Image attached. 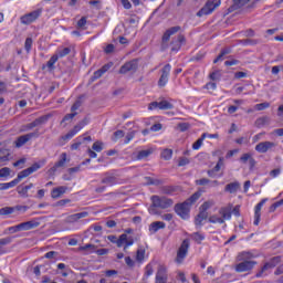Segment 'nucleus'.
<instances>
[{"mask_svg":"<svg viewBox=\"0 0 283 283\" xmlns=\"http://www.w3.org/2000/svg\"><path fill=\"white\" fill-rule=\"evenodd\" d=\"M253 258H255V255L251 252L244 251L239 253L237 256L239 263L234 266L235 272L247 273V271H253L258 264V261H253Z\"/></svg>","mask_w":283,"mask_h":283,"instance_id":"f257e3e1","label":"nucleus"},{"mask_svg":"<svg viewBox=\"0 0 283 283\" xmlns=\"http://www.w3.org/2000/svg\"><path fill=\"white\" fill-rule=\"evenodd\" d=\"M200 196H202V192L197 191V192L192 193L182 203H177L175 206V213H177V216H179L184 220H187V218H189V211H191V205L196 203L197 200H200Z\"/></svg>","mask_w":283,"mask_h":283,"instance_id":"f03ea898","label":"nucleus"},{"mask_svg":"<svg viewBox=\"0 0 283 283\" xmlns=\"http://www.w3.org/2000/svg\"><path fill=\"white\" fill-rule=\"evenodd\" d=\"M151 205L148 208V211L151 216H159L160 212L158 209H169V207H174V199H169L165 196L154 195L150 198Z\"/></svg>","mask_w":283,"mask_h":283,"instance_id":"7ed1b4c3","label":"nucleus"},{"mask_svg":"<svg viewBox=\"0 0 283 283\" xmlns=\"http://www.w3.org/2000/svg\"><path fill=\"white\" fill-rule=\"evenodd\" d=\"M107 240L113 244H117L118 249L124 245V251H127L129 247L134 245V237H127L126 233L120 234L118 239L116 235H108Z\"/></svg>","mask_w":283,"mask_h":283,"instance_id":"20e7f679","label":"nucleus"},{"mask_svg":"<svg viewBox=\"0 0 283 283\" xmlns=\"http://www.w3.org/2000/svg\"><path fill=\"white\" fill-rule=\"evenodd\" d=\"M282 262V256H273L268 261L259 272H256L255 277H266L269 275L266 271H271V269H275Z\"/></svg>","mask_w":283,"mask_h":283,"instance_id":"39448f33","label":"nucleus"},{"mask_svg":"<svg viewBox=\"0 0 283 283\" xmlns=\"http://www.w3.org/2000/svg\"><path fill=\"white\" fill-rule=\"evenodd\" d=\"M221 0H208L206 4L197 12V17H208L212 14L216 8H220Z\"/></svg>","mask_w":283,"mask_h":283,"instance_id":"423d86ee","label":"nucleus"},{"mask_svg":"<svg viewBox=\"0 0 283 283\" xmlns=\"http://www.w3.org/2000/svg\"><path fill=\"white\" fill-rule=\"evenodd\" d=\"M86 125H90L88 117H84L83 120H81L77 125H75L73 129H71L66 135L62 136L61 140H64V142L72 140V138H74V136H76L78 132H81V129H83V127H85Z\"/></svg>","mask_w":283,"mask_h":283,"instance_id":"0eeeda50","label":"nucleus"},{"mask_svg":"<svg viewBox=\"0 0 283 283\" xmlns=\"http://www.w3.org/2000/svg\"><path fill=\"white\" fill-rule=\"evenodd\" d=\"M39 136H40L39 129H36L33 133H28L25 135H21L15 139L14 145L18 149H21V147H23V145H27L28 143H30V140H32V138H39Z\"/></svg>","mask_w":283,"mask_h":283,"instance_id":"6e6552de","label":"nucleus"},{"mask_svg":"<svg viewBox=\"0 0 283 283\" xmlns=\"http://www.w3.org/2000/svg\"><path fill=\"white\" fill-rule=\"evenodd\" d=\"M148 109L150 112H154V109H161V111L174 109V105L171 102H169L165 98H161L159 102L149 103Z\"/></svg>","mask_w":283,"mask_h":283,"instance_id":"1a4fd4ad","label":"nucleus"},{"mask_svg":"<svg viewBox=\"0 0 283 283\" xmlns=\"http://www.w3.org/2000/svg\"><path fill=\"white\" fill-rule=\"evenodd\" d=\"M189 247H190L189 239H185L177 251V258H176L177 264H182V261L187 258V253H189Z\"/></svg>","mask_w":283,"mask_h":283,"instance_id":"9d476101","label":"nucleus"},{"mask_svg":"<svg viewBox=\"0 0 283 283\" xmlns=\"http://www.w3.org/2000/svg\"><path fill=\"white\" fill-rule=\"evenodd\" d=\"M187 43V38H185L184 34H178L177 36L172 38L170 42V52L177 54V52H180V49L182 45Z\"/></svg>","mask_w":283,"mask_h":283,"instance_id":"9b49d317","label":"nucleus"},{"mask_svg":"<svg viewBox=\"0 0 283 283\" xmlns=\"http://www.w3.org/2000/svg\"><path fill=\"white\" fill-rule=\"evenodd\" d=\"M40 167H41V165L39 163H35L31 167L20 171L15 178V182H18V185H19L20 181L23 180V178H28V176H32V174H34V171H39Z\"/></svg>","mask_w":283,"mask_h":283,"instance_id":"f8f14e48","label":"nucleus"},{"mask_svg":"<svg viewBox=\"0 0 283 283\" xmlns=\"http://www.w3.org/2000/svg\"><path fill=\"white\" fill-rule=\"evenodd\" d=\"M39 17H41V9L34 10L30 13L22 15L20 18V21H21L22 25H30V23H34V21H36V19H39Z\"/></svg>","mask_w":283,"mask_h":283,"instance_id":"ddd939ff","label":"nucleus"},{"mask_svg":"<svg viewBox=\"0 0 283 283\" xmlns=\"http://www.w3.org/2000/svg\"><path fill=\"white\" fill-rule=\"evenodd\" d=\"M49 118L50 117L48 115L41 116V117L34 119L33 122L22 126L21 132H30V130L34 129V127H39V125H45V123H48Z\"/></svg>","mask_w":283,"mask_h":283,"instance_id":"4468645a","label":"nucleus"},{"mask_svg":"<svg viewBox=\"0 0 283 283\" xmlns=\"http://www.w3.org/2000/svg\"><path fill=\"white\" fill-rule=\"evenodd\" d=\"M169 74H171V64H166L161 69V75L158 80L159 87H165V85H167V83H169Z\"/></svg>","mask_w":283,"mask_h":283,"instance_id":"2eb2a0df","label":"nucleus"},{"mask_svg":"<svg viewBox=\"0 0 283 283\" xmlns=\"http://www.w3.org/2000/svg\"><path fill=\"white\" fill-rule=\"evenodd\" d=\"M138 70V59L126 62L119 69V74H127V72H136Z\"/></svg>","mask_w":283,"mask_h":283,"instance_id":"dca6fc26","label":"nucleus"},{"mask_svg":"<svg viewBox=\"0 0 283 283\" xmlns=\"http://www.w3.org/2000/svg\"><path fill=\"white\" fill-rule=\"evenodd\" d=\"M277 145L273 142H261L255 146V151L258 154H266V151H271Z\"/></svg>","mask_w":283,"mask_h":283,"instance_id":"f3484780","label":"nucleus"},{"mask_svg":"<svg viewBox=\"0 0 283 283\" xmlns=\"http://www.w3.org/2000/svg\"><path fill=\"white\" fill-rule=\"evenodd\" d=\"M87 216H90V212L87 211L74 213V214L67 216L64 219V222L65 224H74V222H78V220H82V218H87Z\"/></svg>","mask_w":283,"mask_h":283,"instance_id":"a211bd4d","label":"nucleus"},{"mask_svg":"<svg viewBox=\"0 0 283 283\" xmlns=\"http://www.w3.org/2000/svg\"><path fill=\"white\" fill-rule=\"evenodd\" d=\"M167 268L165 265H159L156 273L155 283H167Z\"/></svg>","mask_w":283,"mask_h":283,"instance_id":"6ab92c4d","label":"nucleus"},{"mask_svg":"<svg viewBox=\"0 0 283 283\" xmlns=\"http://www.w3.org/2000/svg\"><path fill=\"white\" fill-rule=\"evenodd\" d=\"M38 227H41V221H39V219H32L30 221L20 223L21 231H30L32 229H36Z\"/></svg>","mask_w":283,"mask_h":283,"instance_id":"aec40b11","label":"nucleus"},{"mask_svg":"<svg viewBox=\"0 0 283 283\" xmlns=\"http://www.w3.org/2000/svg\"><path fill=\"white\" fill-rule=\"evenodd\" d=\"M180 30H181L180 25L171 27L168 30H166L161 38L163 43H168L169 39H171L174 34H178Z\"/></svg>","mask_w":283,"mask_h":283,"instance_id":"412c9836","label":"nucleus"},{"mask_svg":"<svg viewBox=\"0 0 283 283\" xmlns=\"http://www.w3.org/2000/svg\"><path fill=\"white\" fill-rule=\"evenodd\" d=\"M266 203V199H262L256 206H255V209H254V222L253 224L255 227H258V224H260V218H261V212L262 211V207H264V205Z\"/></svg>","mask_w":283,"mask_h":283,"instance_id":"4be33fe9","label":"nucleus"},{"mask_svg":"<svg viewBox=\"0 0 283 283\" xmlns=\"http://www.w3.org/2000/svg\"><path fill=\"white\" fill-rule=\"evenodd\" d=\"M65 163H67V153H62L60 156V160L54 164V166L50 169L51 174H56V170L60 167H65Z\"/></svg>","mask_w":283,"mask_h":283,"instance_id":"5701e85b","label":"nucleus"},{"mask_svg":"<svg viewBox=\"0 0 283 283\" xmlns=\"http://www.w3.org/2000/svg\"><path fill=\"white\" fill-rule=\"evenodd\" d=\"M33 188H34V184H29L27 186L20 185L17 187V192L21 198H30V195L28 193V191Z\"/></svg>","mask_w":283,"mask_h":283,"instance_id":"b1692460","label":"nucleus"},{"mask_svg":"<svg viewBox=\"0 0 283 283\" xmlns=\"http://www.w3.org/2000/svg\"><path fill=\"white\" fill-rule=\"evenodd\" d=\"M102 185H106V187H114V185H118V178L114 175L105 174L102 179Z\"/></svg>","mask_w":283,"mask_h":283,"instance_id":"393cba45","label":"nucleus"},{"mask_svg":"<svg viewBox=\"0 0 283 283\" xmlns=\"http://www.w3.org/2000/svg\"><path fill=\"white\" fill-rule=\"evenodd\" d=\"M227 193H238L240 191V181H233L224 187Z\"/></svg>","mask_w":283,"mask_h":283,"instance_id":"a878e982","label":"nucleus"},{"mask_svg":"<svg viewBox=\"0 0 283 283\" xmlns=\"http://www.w3.org/2000/svg\"><path fill=\"white\" fill-rule=\"evenodd\" d=\"M209 218V212H206L205 210H200L195 219L196 227H202V222Z\"/></svg>","mask_w":283,"mask_h":283,"instance_id":"bb28decb","label":"nucleus"},{"mask_svg":"<svg viewBox=\"0 0 283 283\" xmlns=\"http://www.w3.org/2000/svg\"><path fill=\"white\" fill-rule=\"evenodd\" d=\"M233 208V206L229 205L228 207H222L219 210V213L222 218V220H231V209Z\"/></svg>","mask_w":283,"mask_h":283,"instance_id":"cd10ccee","label":"nucleus"},{"mask_svg":"<svg viewBox=\"0 0 283 283\" xmlns=\"http://www.w3.org/2000/svg\"><path fill=\"white\" fill-rule=\"evenodd\" d=\"M167 227V224L163 221H155L153 223H150L149 226V231L150 233H158V231H160V229H165Z\"/></svg>","mask_w":283,"mask_h":283,"instance_id":"c85d7f7f","label":"nucleus"},{"mask_svg":"<svg viewBox=\"0 0 283 283\" xmlns=\"http://www.w3.org/2000/svg\"><path fill=\"white\" fill-rule=\"evenodd\" d=\"M65 191H67V187H65V186H60L57 188H53V190L51 191V198L56 200V198H61L63 196V193H65Z\"/></svg>","mask_w":283,"mask_h":283,"instance_id":"c756f323","label":"nucleus"},{"mask_svg":"<svg viewBox=\"0 0 283 283\" xmlns=\"http://www.w3.org/2000/svg\"><path fill=\"white\" fill-rule=\"evenodd\" d=\"M154 154V150L151 148L145 149V150H139L137 154V160H144V158H149Z\"/></svg>","mask_w":283,"mask_h":283,"instance_id":"7c9ffc66","label":"nucleus"},{"mask_svg":"<svg viewBox=\"0 0 283 283\" xmlns=\"http://www.w3.org/2000/svg\"><path fill=\"white\" fill-rule=\"evenodd\" d=\"M18 181L13 179L10 182L0 184V191H7V189H12L13 187H17Z\"/></svg>","mask_w":283,"mask_h":283,"instance_id":"2f4dec72","label":"nucleus"},{"mask_svg":"<svg viewBox=\"0 0 283 283\" xmlns=\"http://www.w3.org/2000/svg\"><path fill=\"white\" fill-rule=\"evenodd\" d=\"M70 52H72V49H70V48L59 49L55 53V56H57V59H63V57L67 56V54H70Z\"/></svg>","mask_w":283,"mask_h":283,"instance_id":"473e14b6","label":"nucleus"},{"mask_svg":"<svg viewBox=\"0 0 283 283\" xmlns=\"http://www.w3.org/2000/svg\"><path fill=\"white\" fill-rule=\"evenodd\" d=\"M56 61H59V56L53 54L50 60L46 62V67L50 72H52V70H54V65L56 63Z\"/></svg>","mask_w":283,"mask_h":283,"instance_id":"72a5a7b5","label":"nucleus"},{"mask_svg":"<svg viewBox=\"0 0 283 283\" xmlns=\"http://www.w3.org/2000/svg\"><path fill=\"white\" fill-rule=\"evenodd\" d=\"M145 261V249L143 247L137 249L136 262L143 263Z\"/></svg>","mask_w":283,"mask_h":283,"instance_id":"f704fd0d","label":"nucleus"},{"mask_svg":"<svg viewBox=\"0 0 283 283\" xmlns=\"http://www.w3.org/2000/svg\"><path fill=\"white\" fill-rule=\"evenodd\" d=\"M208 222L211 224H224V219L214 214L209 217Z\"/></svg>","mask_w":283,"mask_h":283,"instance_id":"c9c22d12","label":"nucleus"},{"mask_svg":"<svg viewBox=\"0 0 283 283\" xmlns=\"http://www.w3.org/2000/svg\"><path fill=\"white\" fill-rule=\"evenodd\" d=\"M206 138H207V133H203L201 135V137L193 143L192 149H196V150L200 149V147H202V143H205Z\"/></svg>","mask_w":283,"mask_h":283,"instance_id":"e433bc0d","label":"nucleus"},{"mask_svg":"<svg viewBox=\"0 0 283 283\" xmlns=\"http://www.w3.org/2000/svg\"><path fill=\"white\" fill-rule=\"evenodd\" d=\"M213 205H216V202L213 200H209L203 202L200 208L199 211H209V209H211V207H213Z\"/></svg>","mask_w":283,"mask_h":283,"instance_id":"4c0bfd02","label":"nucleus"},{"mask_svg":"<svg viewBox=\"0 0 283 283\" xmlns=\"http://www.w3.org/2000/svg\"><path fill=\"white\" fill-rule=\"evenodd\" d=\"M249 3V0H234L233 2V9L239 10V8H244Z\"/></svg>","mask_w":283,"mask_h":283,"instance_id":"58836bf2","label":"nucleus"},{"mask_svg":"<svg viewBox=\"0 0 283 283\" xmlns=\"http://www.w3.org/2000/svg\"><path fill=\"white\" fill-rule=\"evenodd\" d=\"M12 213H14L13 207H4L0 209V216H10Z\"/></svg>","mask_w":283,"mask_h":283,"instance_id":"ea45409f","label":"nucleus"},{"mask_svg":"<svg viewBox=\"0 0 283 283\" xmlns=\"http://www.w3.org/2000/svg\"><path fill=\"white\" fill-rule=\"evenodd\" d=\"M171 156H174V150L171 149H165L161 153V158H164V160H171Z\"/></svg>","mask_w":283,"mask_h":283,"instance_id":"a19ab883","label":"nucleus"},{"mask_svg":"<svg viewBox=\"0 0 283 283\" xmlns=\"http://www.w3.org/2000/svg\"><path fill=\"white\" fill-rule=\"evenodd\" d=\"M81 145H83V137L82 136L77 137L76 142L71 145L72 151H76V149H78V147H81Z\"/></svg>","mask_w":283,"mask_h":283,"instance_id":"79ce46f5","label":"nucleus"},{"mask_svg":"<svg viewBox=\"0 0 283 283\" xmlns=\"http://www.w3.org/2000/svg\"><path fill=\"white\" fill-rule=\"evenodd\" d=\"M12 170L9 167H3L0 169V178H9Z\"/></svg>","mask_w":283,"mask_h":283,"instance_id":"37998d69","label":"nucleus"},{"mask_svg":"<svg viewBox=\"0 0 283 283\" xmlns=\"http://www.w3.org/2000/svg\"><path fill=\"white\" fill-rule=\"evenodd\" d=\"M124 136H125V132H123V130H116V132L113 134L112 140H113V143H117L118 139L123 138Z\"/></svg>","mask_w":283,"mask_h":283,"instance_id":"c03bdc74","label":"nucleus"},{"mask_svg":"<svg viewBox=\"0 0 283 283\" xmlns=\"http://www.w3.org/2000/svg\"><path fill=\"white\" fill-rule=\"evenodd\" d=\"M192 240H195V242H198V244H200L202 240H205V234L200 232H195L192 233Z\"/></svg>","mask_w":283,"mask_h":283,"instance_id":"a18cd8bd","label":"nucleus"},{"mask_svg":"<svg viewBox=\"0 0 283 283\" xmlns=\"http://www.w3.org/2000/svg\"><path fill=\"white\" fill-rule=\"evenodd\" d=\"M269 107H271V104L269 102H264L255 105V109H258V112L269 109Z\"/></svg>","mask_w":283,"mask_h":283,"instance_id":"49530a36","label":"nucleus"},{"mask_svg":"<svg viewBox=\"0 0 283 283\" xmlns=\"http://www.w3.org/2000/svg\"><path fill=\"white\" fill-rule=\"evenodd\" d=\"M32 38H27L25 39V42H24V49H25V52L30 53L31 50H32Z\"/></svg>","mask_w":283,"mask_h":283,"instance_id":"de8ad7c7","label":"nucleus"},{"mask_svg":"<svg viewBox=\"0 0 283 283\" xmlns=\"http://www.w3.org/2000/svg\"><path fill=\"white\" fill-rule=\"evenodd\" d=\"M8 244H12V237L0 239V247H8Z\"/></svg>","mask_w":283,"mask_h":283,"instance_id":"09e8293b","label":"nucleus"},{"mask_svg":"<svg viewBox=\"0 0 283 283\" xmlns=\"http://www.w3.org/2000/svg\"><path fill=\"white\" fill-rule=\"evenodd\" d=\"M92 149L94 151L101 153L103 151V143L102 142H95L92 146Z\"/></svg>","mask_w":283,"mask_h":283,"instance_id":"8fccbe9b","label":"nucleus"},{"mask_svg":"<svg viewBox=\"0 0 283 283\" xmlns=\"http://www.w3.org/2000/svg\"><path fill=\"white\" fill-rule=\"evenodd\" d=\"M241 43H243V45H258V43H260V40L245 39L241 40Z\"/></svg>","mask_w":283,"mask_h":283,"instance_id":"3c124183","label":"nucleus"},{"mask_svg":"<svg viewBox=\"0 0 283 283\" xmlns=\"http://www.w3.org/2000/svg\"><path fill=\"white\" fill-rule=\"evenodd\" d=\"M223 165H224V159L221 157L219 158L217 165L212 168L213 171L217 174V171H220V169H222Z\"/></svg>","mask_w":283,"mask_h":283,"instance_id":"603ef678","label":"nucleus"},{"mask_svg":"<svg viewBox=\"0 0 283 283\" xmlns=\"http://www.w3.org/2000/svg\"><path fill=\"white\" fill-rule=\"evenodd\" d=\"M251 158H252L251 154L245 153L240 157V161L243 163V165H247V163H249Z\"/></svg>","mask_w":283,"mask_h":283,"instance_id":"864d4df0","label":"nucleus"},{"mask_svg":"<svg viewBox=\"0 0 283 283\" xmlns=\"http://www.w3.org/2000/svg\"><path fill=\"white\" fill-rule=\"evenodd\" d=\"M136 136L135 132H130L126 135L125 137V145H129V143H132V140H134V137Z\"/></svg>","mask_w":283,"mask_h":283,"instance_id":"5fc2aeb1","label":"nucleus"},{"mask_svg":"<svg viewBox=\"0 0 283 283\" xmlns=\"http://www.w3.org/2000/svg\"><path fill=\"white\" fill-rule=\"evenodd\" d=\"M85 25H87V17H82V18L77 21V28L84 29Z\"/></svg>","mask_w":283,"mask_h":283,"instance_id":"6e6d98bb","label":"nucleus"},{"mask_svg":"<svg viewBox=\"0 0 283 283\" xmlns=\"http://www.w3.org/2000/svg\"><path fill=\"white\" fill-rule=\"evenodd\" d=\"M21 231V224L12 226L8 228L9 233H19Z\"/></svg>","mask_w":283,"mask_h":283,"instance_id":"4d7b16f0","label":"nucleus"},{"mask_svg":"<svg viewBox=\"0 0 283 283\" xmlns=\"http://www.w3.org/2000/svg\"><path fill=\"white\" fill-rule=\"evenodd\" d=\"M189 163H190L189 158L181 157V158H179L178 167H185V166L189 165Z\"/></svg>","mask_w":283,"mask_h":283,"instance_id":"13d9d810","label":"nucleus"},{"mask_svg":"<svg viewBox=\"0 0 283 283\" xmlns=\"http://www.w3.org/2000/svg\"><path fill=\"white\" fill-rule=\"evenodd\" d=\"M211 182V180H209L208 178H201L196 180V185H199L200 187H205V185H209Z\"/></svg>","mask_w":283,"mask_h":283,"instance_id":"bf43d9fd","label":"nucleus"},{"mask_svg":"<svg viewBox=\"0 0 283 283\" xmlns=\"http://www.w3.org/2000/svg\"><path fill=\"white\" fill-rule=\"evenodd\" d=\"M209 76L211 81H220L221 74H220V71H213L212 73H210Z\"/></svg>","mask_w":283,"mask_h":283,"instance_id":"052dcab7","label":"nucleus"},{"mask_svg":"<svg viewBox=\"0 0 283 283\" xmlns=\"http://www.w3.org/2000/svg\"><path fill=\"white\" fill-rule=\"evenodd\" d=\"M146 275L149 277V275H154V265L151 263L146 265Z\"/></svg>","mask_w":283,"mask_h":283,"instance_id":"680f3d73","label":"nucleus"},{"mask_svg":"<svg viewBox=\"0 0 283 283\" xmlns=\"http://www.w3.org/2000/svg\"><path fill=\"white\" fill-rule=\"evenodd\" d=\"M14 211H22V213H25V211H28V206H14L13 213Z\"/></svg>","mask_w":283,"mask_h":283,"instance_id":"e2e57ef3","label":"nucleus"},{"mask_svg":"<svg viewBox=\"0 0 283 283\" xmlns=\"http://www.w3.org/2000/svg\"><path fill=\"white\" fill-rule=\"evenodd\" d=\"M103 71L102 70H97L94 72L93 76H92V81H96L98 78H101V76H103Z\"/></svg>","mask_w":283,"mask_h":283,"instance_id":"0e129e2a","label":"nucleus"},{"mask_svg":"<svg viewBox=\"0 0 283 283\" xmlns=\"http://www.w3.org/2000/svg\"><path fill=\"white\" fill-rule=\"evenodd\" d=\"M160 129H163V124H160V123L154 124L150 127V132H160Z\"/></svg>","mask_w":283,"mask_h":283,"instance_id":"69168bd1","label":"nucleus"},{"mask_svg":"<svg viewBox=\"0 0 283 283\" xmlns=\"http://www.w3.org/2000/svg\"><path fill=\"white\" fill-rule=\"evenodd\" d=\"M77 113H70V114H66L62 122L61 123H65V120H72V118H74L76 116Z\"/></svg>","mask_w":283,"mask_h":283,"instance_id":"338daca9","label":"nucleus"},{"mask_svg":"<svg viewBox=\"0 0 283 283\" xmlns=\"http://www.w3.org/2000/svg\"><path fill=\"white\" fill-rule=\"evenodd\" d=\"M178 129H180V132H187V129H189V124H187V123H179L178 124Z\"/></svg>","mask_w":283,"mask_h":283,"instance_id":"774afa93","label":"nucleus"}]
</instances>
